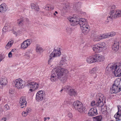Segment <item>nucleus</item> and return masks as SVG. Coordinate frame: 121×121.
Returning a JSON list of instances; mask_svg holds the SVG:
<instances>
[{"label": "nucleus", "instance_id": "1", "mask_svg": "<svg viewBox=\"0 0 121 121\" xmlns=\"http://www.w3.org/2000/svg\"><path fill=\"white\" fill-rule=\"evenodd\" d=\"M69 20L71 22V24L74 26L79 24L82 33L86 35L90 30V27L88 25L87 20L83 18H78L75 17L69 18Z\"/></svg>", "mask_w": 121, "mask_h": 121}, {"label": "nucleus", "instance_id": "2", "mask_svg": "<svg viewBox=\"0 0 121 121\" xmlns=\"http://www.w3.org/2000/svg\"><path fill=\"white\" fill-rule=\"evenodd\" d=\"M69 73L68 70L60 67L53 69L52 71L50 80L52 82H55L61 79Z\"/></svg>", "mask_w": 121, "mask_h": 121}, {"label": "nucleus", "instance_id": "3", "mask_svg": "<svg viewBox=\"0 0 121 121\" xmlns=\"http://www.w3.org/2000/svg\"><path fill=\"white\" fill-rule=\"evenodd\" d=\"M111 9L113 10L110 11L107 17L106 22H108L113 19H115L121 17V10H117L115 11L113 10L116 8L114 5H113L111 7Z\"/></svg>", "mask_w": 121, "mask_h": 121}, {"label": "nucleus", "instance_id": "4", "mask_svg": "<svg viewBox=\"0 0 121 121\" xmlns=\"http://www.w3.org/2000/svg\"><path fill=\"white\" fill-rule=\"evenodd\" d=\"M110 68L113 71L114 70V73L115 76L120 77L121 76V64L118 63L115 64L114 63H111L108 64L107 69Z\"/></svg>", "mask_w": 121, "mask_h": 121}, {"label": "nucleus", "instance_id": "5", "mask_svg": "<svg viewBox=\"0 0 121 121\" xmlns=\"http://www.w3.org/2000/svg\"><path fill=\"white\" fill-rule=\"evenodd\" d=\"M96 99L95 101H93L91 103V106L101 107L104 105L103 101L105 100V97L101 93L97 94L96 96Z\"/></svg>", "mask_w": 121, "mask_h": 121}, {"label": "nucleus", "instance_id": "6", "mask_svg": "<svg viewBox=\"0 0 121 121\" xmlns=\"http://www.w3.org/2000/svg\"><path fill=\"white\" fill-rule=\"evenodd\" d=\"M73 106L74 109L81 113H84L86 112V109L82 103L78 101H75L73 103Z\"/></svg>", "mask_w": 121, "mask_h": 121}, {"label": "nucleus", "instance_id": "7", "mask_svg": "<svg viewBox=\"0 0 121 121\" xmlns=\"http://www.w3.org/2000/svg\"><path fill=\"white\" fill-rule=\"evenodd\" d=\"M106 44L103 42H100L94 45L92 48L94 52L98 53L106 49Z\"/></svg>", "mask_w": 121, "mask_h": 121}, {"label": "nucleus", "instance_id": "8", "mask_svg": "<svg viewBox=\"0 0 121 121\" xmlns=\"http://www.w3.org/2000/svg\"><path fill=\"white\" fill-rule=\"evenodd\" d=\"M120 82L116 80L113 84L112 88H111L110 92L112 93H116L120 92L121 90V86Z\"/></svg>", "mask_w": 121, "mask_h": 121}, {"label": "nucleus", "instance_id": "9", "mask_svg": "<svg viewBox=\"0 0 121 121\" xmlns=\"http://www.w3.org/2000/svg\"><path fill=\"white\" fill-rule=\"evenodd\" d=\"M13 82L15 87L17 89H21L24 87V82L20 78L15 80L13 81Z\"/></svg>", "mask_w": 121, "mask_h": 121}, {"label": "nucleus", "instance_id": "10", "mask_svg": "<svg viewBox=\"0 0 121 121\" xmlns=\"http://www.w3.org/2000/svg\"><path fill=\"white\" fill-rule=\"evenodd\" d=\"M61 52L59 49L57 48L56 49H54L53 52L50 54L48 61V64H50L52 58L59 56L61 55Z\"/></svg>", "mask_w": 121, "mask_h": 121}, {"label": "nucleus", "instance_id": "11", "mask_svg": "<svg viewBox=\"0 0 121 121\" xmlns=\"http://www.w3.org/2000/svg\"><path fill=\"white\" fill-rule=\"evenodd\" d=\"M28 87L30 88L29 91L32 92L36 90L38 88L39 84L35 82H29L27 84Z\"/></svg>", "mask_w": 121, "mask_h": 121}, {"label": "nucleus", "instance_id": "12", "mask_svg": "<svg viewBox=\"0 0 121 121\" xmlns=\"http://www.w3.org/2000/svg\"><path fill=\"white\" fill-rule=\"evenodd\" d=\"M44 94L42 91H39L37 93L36 99L37 101L40 102L44 98Z\"/></svg>", "mask_w": 121, "mask_h": 121}, {"label": "nucleus", "instance_id": "13", "mask_svg": "<svg viewBox=\"0 0 121 121\" xmlns=\"http://www.w3.org/2000/svg\"><path fill=\"white\" fill-rule=\"evenodd\" d=\"M93 56L95 63L102 62L105 59L104 56L99 54H96Z\"/></svg>", "mask_w": 121, "mask_h": 121}, {"label": "nucleus", "instance_id": "14", "mask_svg": "<svg viewBox=\"0 0 121 121\" xmlns=\"http://www.w3.org/2000/svg\"><path fill=\"white\" fill-rule=\"evenodd\" d=\"M32 42L30 39H27L25 41L21 44V47L22 48L25 49L29 46Z\"/></svg>", "mask_w": 121, "mask_h": 121}, {"label": "nucleus", "instance_id": "15", "mask_svg": "<svg viewBox=\"0 0 121 121\" xmlns=\"http://www.w3.org/2000/svg\"><path fill=\"white\" fill-rule=\"evenodd\" d=\"M121 43L119 40H115L112 46V49L113 51H117L119 49V44Z\"/></svg>", "mask_w": 121, "mask_h": 121}, {"label": "nucleus", "instance_id": "16", "mask_svg": "<svg viewBox=\"0 0 121 121\" xmlns=\"http://www.w3.org/2000/svg\"><path fill=\"white\" fill-rule=\"evenodd\" d=\"M19 103L20 106L21 108L26 107L27 103L25 97H21L20 99Z\"/></svg>", "mask_w": 121, "mask_h": 121}, {"label": "nucleus", "instance_id": "17", "mask_svg": "<svg viewBox=\"0 0 121 121\" xmlns=\"http://www.w3.org/2000/svg\"><path fill=\"white\" fill-rule=\"evenodd\" d=\"M67 61L66 56H63L61 58L59 65L60 66H65V65H67Z\"/></svg>", "mask_w": 121, "mask_h": 121}, {"label": "nucleus", "instance_id": "18", "mask_svg": "<svg viewBox=\"0 0 121 121\" xmlns=\"http://www.w3.org/2000/svg\"><path fill=\"white\" fill-rule=\"evenodd\" d=\"M97 114V110L96 108H92L90 109L88 113V115L91 116H95Z\"/></svg>", "mask_w": 121, "mask_h": 121}, {"label": "nucleus", "instance_id": "19", "mask_svg": "<svg viewBox=\"0 0 121 121\" xmlns=\"http://www.w3.org/2000/svg\"><path fill=\"white\" fill-rule=\"evenodd\" d=\"M81 5V3L80 2H78L77 3L73 5V9L77 12L80 11V8Z\"/></svg>", "mask_w": 121, "mask_h": 121}, {"label": "nucleus", "instance_id": "20", "mask_svg": "<svg viewBox=\"0 0 121 121\" xmlns=\"http://www.w3.org/2000/svg\"><path fill=\"white\" fill-rule=\"evenodd\" d=\"M7 9L6 5L5 3H3L0 5V12L3 13L5 12Z\"/></svg>", "mask_w": 121, "mask_h": 121}, {"label": "nucleus", "instance_id": "21", "mask_svg": "<svg viewBox=\"0 0 121 121\" xmlns=\"http://www.w3.org/2000/svg\"><path fill=\"white\" fill-rule=\"evenodd\" d=\"M7 82V80L6 77H4L1 78L0 81V84L2 86L5 85Z\"/></svg>", "mask_w": 121, "mask_h": 121}, {"label": "nucleus", "instance_id": "22", "mask_svg": "<svg viewBox=\"0 0 121 121\" xmlns=\"http://www.w3.org/2000/svg\"><path fill=\"white\" fill-rule=\"evenodd\" d=\"M93 55L89 56L86 59V61L89 63H95V61L94 60Z\"/></svg>", "mask_w": 121, "mask_h": 121}, {"label": "nucleus", "instance_id": "23", "mask_svg": "<svg viewBox=\"0 0 121 121\" xmlns=\"http://www.w3.org/2000/svg\"><path fill=\"white\" fill-rule=\"evenodd\" d=\"M13 40H12L9 41L5 47L6 49L7 50L10 49L13 44Z\"/></svg>", "mask_w": 121, "mask_h": 121}, {"label": "nucleus", "instance_id": "24", "mask_svg": "<svg viewBox=\"0 0 121 121\" xmlns=\"http://www.w3.org/2000/svg\"><path fill=\"white\" fill-rule=\"evenodd\" d=\"M99 70V68L97 67H95L90 71V73L91 74L96 73V72H98Z\"/></svg>", "mask_w": 121, "mask_h": 121}, {"label": "nucleus", "instance_id": "25", "mask_svg": "<svg viewBox=\"0 0 121 121\" xmlns=\"http://www.w3.org/2000/svg\"><path fill=\"white\" fill-rule=\"evenodd\" d=\"M69 94L70 96H75L76 94V92L75 90L73 89H70L69 92Z\"/></svg>", "mask_w": 121, "mask_h": 121}, {"label": "nucleus", "instance_id": "26", "mask_svg": "<svg viewBox=\"0 0 121 121\" xmlns=\"http://www.w3.org/2000/svg\"><path fill=\"white\" fill-rule=\"evenodd\" d=\"M25 22V20L23 18L19 19L17 20V23L18 25L19 26H22L23 25Z\"/></svg>", "mask_w": 121, "mask_h": 121}, {"label": "nucleus", "instance_id": "27", "mask_svg": "<svg viewBox=\"0 0 121 121\" xmlns=\"http://www.w3.org/2000/svg\"><path fill=\"white\" fill-rule=\"evenodd\" d=\"M36 52L39 53L42 52L43 51V50L42 48L38 44L36 45Z\"/></svg>", "mask_w": 121, "mask_h": 121}, {"label": "nucleus", "instance_id": "28", "mask_svg": "<svg viewBox=\"0 0 121 121\" xmlns=\"http://www.w3.org/2000/svg\"><path fill=\"white\" fill-rule=\"evenodd\" d=\"M31 8L32 9H34L36 11H38L39 9L38 7L36 6L35 4L34 3H32L31 4Z\"/></svg>", "mask_w": 121, "mask_h": 121}, {"label": "nucleus", "instance_id": "29", "mask_svg": "<svg viewBox=\"0 0 121 121\" xmlns=\"http://www.w3.org/2000/svg\"><path fill=\"white\" fill-rule=\"evenodd\" d=\"M99 35L100 40L102 39L108 38L107 34H101Z\"/></svg>", "mask_w": 121, "mask_h": 121}, {"label": "nucleus", "instance_id": "30", "mask_svg": "<svg viewBox=\"0 0 121 121\" xmlns=\"http://www.w3.org/2000/svg\"><path fill=\"white\" fill-rule=\"evenodd\" d=\"M93 40L94 41H98L100 40L99 35L95 36L93 37Z\"/></svg>", "mask_w": 121, "mask_h": 121}, {"label": "nucleus", "instance_id": "31", "mask_svg": "<svg viewBox=\"0 0 121 121\" xmlns=\"http://www.w3.org/2000/svg\"><path fill=\"white\" fill-rule=\"evenodd\" d=\"M31 54L32 53L31 52L28 51L25 53V55H24V56L27 59H29V58Z\"/></svg>", "mask_w": 121, "mask_h": 121}, {"label": "nucleus", "instance_id": "32", "mask_svg": "<svg viewBox=\"0 0 121 121\" xmlns=\"http://www.w3.org/2000/svg\"><path fill=\"white\" fill-rule=\"evenodd\" d=\"M94 118L95 120L97 121H101L102 117L100 115L95 117Z\"/></svg>", "mask_w": 121, "mask_h": 121}, {"label": "nucleus", "instance_id": "33", "mask_svg": "<svg viewBox=\"0 0 121 121\" xmlns=\"http://www.w3.org/2000/svg\"><path fill=\"white\" fill-rule=\"evenodd\" d=\"M108 38L114 36L116 34L114 32H111L110 34L107 33Z\"/></svg>", "mask_w": 121, "mask_h": 121}, {"label": "nucleus", "instance_id": "34", "mask_svg": "<svg viewBox=\"0 0 121 121\" xmlns=\"http://www.w3.org/2000/svg\"><path fill=\"white\" fill-rule=\"evenodd\" d=\"M9 26H7L5 25L2 29L3 31L4 32H5L7 31Z\"/></svg>", "mask_w": 121, "mask_h": 121}, {"label": "nucleus", "instance_id": "35", "mask_svg": "<svg viewBox=\"0 0 121 121\" xmlns=\"http://www.w3.org/2000/svg\"><path fill=\"white\" fill-rule=\"evenodd\" d=\"M43 8L46 10L50 11L49 5H45L43 7Z\"/></svg>", "mask_w": 121, "mask_h": 121}, {"label": "nucleus", "instance_id": "36", "mask_svg": "<svg viewBox=\"0 0 121 121\" xmlns=\"http://www.w3.org/2000/svg\"><path fill=\"white\" fill-rule=\"evenodd\" d=\"M28 113L26 112L23 111L22 112V115L23 116L25 117L27 115Z\"/></svg>", "mask_w": 121, "mask_h": 121}, {"label": "nucleus", "instance_id": "37", "mask_svg": "<svg viewBox=\"0 0 121 121\" xmlns=\"http://www.w3.org/2000/svg\"><path fill=\"white\" fill-rule=\"evenodd\" d=\"M66 31L67 33L70 34L71 32V29L69 28H67L66 29Z\"/></svg>", "mask_w": 121, "mask_h": 121}, {"label": "nucleus", "instance_id": "38", "mask_svg": "<svg viewBox=\"0 0 121 121\" xmlns=\"http://www.w3.org/2000/svg\"><path fill=\"white\" fill-rule=\"evenodd\" d=\"M91 74L92 75V78H93L94 79L96 78L97 76V75L96 74V73H94L93 74Z\"/></svg>", "mask_w": 121, "mask_h": 121}, {"label": "nucleus", "instance_id": "39", "mask_svg": "<svg viewBox=\"0 0 121 121\" xmlns=\"http://www.w3.org/2000/svg\"><path fill=\"white\" fill-rule=\"evenodd\" d=\"M9 92L10 94H13L14 93V91L13 89H10L9 90Z\"/></svg>", "mask_w": 121, "mask_h": 121}, {"label": "nucleus", "instance_id": "40", "mask_svg": "<svg viewBox=\"0 0 121 121\" xmlns=\"http://www.w3.org/2000/svg\"><path fill=\"white\" fill-rule=\"evenodd\" d=\"M4 108L6 109V110L9 109L10 108L9 107L7 104L5 105L4 106Z\"/></svg>", "mask_w": 121, "mask_h": 121}, {"label": "nucleus", "instance_id": "41", "mask_svg": "<svg viewBox=\"0 0 121 121\" xmlns=\"http://www.w3.org/2000/svg\"><path fill=\"white\" fill-rule=\"evenodd\" d=\"M49 7L50 9V11L53 10L54 9V6L52 5H49Z\"/></svg>", "mask_w": 121, "mask_h": 121}, {"label": "nucleus", "instance_id": "42", "mask_svg": "<svg viewBox=\"0 0 121 121\" xmlns=\"http://www.w3.org/2000/svg\"><path fill=\"white\" fill-rule=\"evenodd\" d=\"M68 116L70 118H72V115L71 113L69 112L68 114Z\"/></svg>", "mask_w": 121, "mask_h": 121}, {"label": "nucleus", "instance_id": "43", "mask_svg": "<svg viewBox=\"0 0 121 121\" xmlns=\"http://www.w3.org/2000/svg\"><path fill=\"white\" fill-rule=\"evenodd\" d=\"M31 109L30 108H28L26 109V112L28 113L30 112Z\"/></svg>", "mask_w": 121, "mask_h": 121}, {"label": "nucleus", "instance_id": "44", "mask_svg": "<svg viewBox=\"0 0 121 121\" xmlns=\"http://www.w3.org/2000/svg\"><path fill=\"white\" fill-rule=\"evenodd\" d=\"M8 57L9 58H11L12 57V55L11 52H10L8 54Z\"/></svg>", "mask_w": 121, "mask_h": 121}, {"label": "nucleus", "instance_id": "45", "mask_svg": "<svg viewBox=\"0 0 121 121\" xmlns=\"http://www.w3.org/2000/svg\"><path fill=\"white\" fill-rule=\"evenodd\" d=\"M65 89H66L67 90H68L69 91L70 90V89H71V87H70V86H66V87L65 88Z\"/></svg>", "mask_w": 121, "mask_h": 121}, {"label": "nucleus", "instance_id": "46", "mask_svg": "<svg viewBox=\"0 0 121 121\" xmlns=\"http://www.w3.org/2000/svg\"><path fill=\"white\" fill-rule=\"evenodd\" d=\"M4 57L2 56V55L0 54V62L3 59Z\"/></svg>", "mask_w": 121, "mask_h": 121}, {"label": "nucleus", "instance_id": "47", "mask_svg": "<svg viewBox=\"0 0 121 121\" xmlns=\"http://www.w3.org/2000/svg\"><path fill=\"white\" fill-rule=\"evenodd\" d=\"M24 19L25 20V22L26 21V22H28L29 21V20L27 18H24Z\"/></svg>", "mask_w": 121, "mask_h": 121}, {"label": "nucleus", "instance_id": "48", "mask_svg": "<svg viewBox=\"0 0 121 121\" xmlns=\"http://www.w3.org/2000/svg\"><path fill=\"white\" fill-rule=\"evenodd\" d=\"M6 119L5 117H4L1 119L2 121H6Z\"/></svg>", "mask_w": 121, "mask_h": 121}, {"label": "nucleus", "instance_id": "49", "mask_svg": "<svg viewBox=\"0 0 121 121\" xmlns=\"http://www.w3.org/2000/svg\"><path fill=\"white\" fill-rule=\"evenodd\" d=\"M13 34H14L16 35H17V33L15 31H13Z\"/></svg>", "mask_w": 121, "mask_h": 121}, {"label": "nucleus", "instance_id": "50", "mask_svg": "<svg viewBox=\"0 0 121 121\" xmlns=\"http://www.w3.org/2000/svg\"><path fill=\"white\" fill-rule=\"evenodd\" d=\"M16 50V49H12L11 51L10 52H14Z\"/></svg>", "mask_w": 121, "mask_h": 121}, {"label": "nucleus", "instance_id": "51", "mask_svg": "<svg viewBox=\"0 0 121 121\" xmlns=\"http://www.w3.org/2000/svg\"><path fill=\"white\" fill-rule=\"evenodd\" d=\"M47 119V117H44V119L45 120H46Z\"/></svg>", "mask_w": 121, "mask_h": 121}, {"label": "nucleus", "instance_id": "52", "mask_svg": "<svg viewBox=\"0 0 121 121\" xmlns=\"http://www.w3.org/2000/svg\"><path fill=\"white\" fill-rule=\"evenodd\" d=\"M55 13L56 14H57L58 13V12L56 11H55Z\"/></svg>", "mask_w": 121, "mask_h": 121}, {"label": "nucleus", "instance_id": "53", "mask_svg": "<svg viewBox=\"0 0 121 121\" xmlns=\"http://www.w3.org/2000/svg\"><path fill=\"white\" fill-rule=\"evenodd\" d=\"M63 90V89H61V90L60 91V92H61Z\"/></svg>", "mask_w": 121, "mask_h": 121}, {"label": "nucleus", "instance_id": "54", "mask_svg": "<svg viewBox=\"0 0 121 121\" xmlns=\"http://www.w3.org/2000/svg\"><path fill=\"white\" fill-rule=\"evenodd\" d=\"M53 14L55 16H56V14L55 13H54Z\"/></svg>", "mask_w": 121, "mask_h": 121}, {"label": "nucleus", "instance_id": "55", "mask_svg": "<svg viewBox=\"0 0 121 121\" xmlns=\"http://www.w3.org/2000/svg\"><path fill=\"white\" fill-rule=\"evenodd\" d=\"M47 119H48V120H49L50 119V118L49 117H47Z\"/></svg>", "mask_w": 121, "mask_h": 121}, {"label": "nucleus", "instance_id": "56", "mask_svg": "<svg viewBox=\"0 0 121 121\" xmlns=\"http://www.w3.org/2000/svg\"><path fill=\"white\" fill-rule=\"evenodd\" d=\"M68 7H69L68 6H67V7H66V8H68Z\"/></svg>", "mask_w": 121, "mask_h": 121}, {"label": "nucleus", "instance_id": "57", "mask_svg": "<svg viewBox=\"0 0 121 121\" xmlns=\"http://www.w3.org/2000/svg\"><path fill=\"white\" fill-rule=\"evenodd\" d=\"M0 0V1L2 0Z\"/></svg>", "mask_w": 121, "mask_h": 121}]
</instances>
